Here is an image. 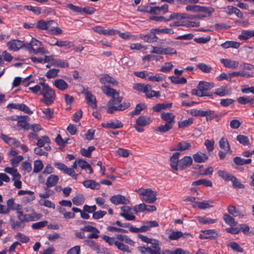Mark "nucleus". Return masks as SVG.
Returning <instances> with one entry per match:
<instances>
[{
  "mask_svg": "<svg viewBox=\"0 0 254 254\" xmlns=\"http://www.w3.org/2000/svg\"><path fill=\"white\" fill-rule=\"evenodd\" d=\"M172 106V103H159L153 106L152 110L154 112H159L161 110H165L167 108H170Z\"/></svg>",
  "mask_w": 254,
  "mask_h": 254,
  "instance_id": "32",
  "label": "nucleus"
},
{
  "mask_svg": "<svg viewBox=\"0 0 254 254\" xmlns=\"http://www.w3.org/2000/svg\"><path fill=\"white\" fill-rule=\"evenodd\" d=\"M110 201L115 205L120 204H127L129 203V200L125 196L118 194L112 196L110 199Z\"/></svg>",
  "mask_w": 254,
  "mask_h": 254,
  "instance_id": "12",
  "label": "nucleus"
},
{
  "mask_svg": "<svg viewBox=\"0 0 254 254\" xmlns=\"http://www.w3.org/2000/svg\"><path fill=\"white\" fill-rule=\"evenodd\" d=\"M52 65L58 67L64 68L68 67L69 64L66 61L54 59V60H53Z\"/></svg>",
  "mask_w": 254,
  "mask_h": 254,
  "instance_id": "34",
  "label": "nucleus"
},
{
  "mask_svg": "<svg viewBox=\"0 0 254 254\" xmlns=\"http://www.w3.org/2000/svg\"><path fill=\"white\" fill-rule=\"evenodd\" d=\"M181 153L177 152L174 153L170 159V165L171 169L174 171L184 170L190 167L192 163V158L190 156H185L179 160Z\"/></svg>",
  "mask_w": 254,
  "mask_h": 254,
  "instance_id": "2",
  "label": "nucleus"
},
{
  "mask_svg": "<svg viewBox=\"0 0 254 254\" xmlns=\"http://www.w3.org/2000/svg\"><path fill=\"white\" fill-rule=\"evenodd\" d=\"M220 62L226 67L231 69H236L239 65V62L232 61L229 59H221Z\"/></svg>",
  "mask_w": 254,
  "mask_h": 254,
  "instance_id": "16",
  "label": "nucleus"
},
{
  "mask_svg": "<svg viewBox=\"0 0 254 254\" xmlns=\"http://www.w3.org/2000/svg\"><path fill=\"white\" fill-rule=\"evenodd\" d=\"M234 163L238 165H243L245 164H249L252 162L251 159H243L240 157H235L233 159Z\"/></svg>",
  "mask_w": 254,
  "mask_h": 254,
  "instance_id": "40",
  "label": "nucleus"
},
{
  "mask_svg": "<svg viewBox=\"0 0 254 254\" xmlns=\"http://www.w3.org/2000/svg\"><path fill=\"white\" fill-rule=\"evenodd\" d=\"M195 218L196 220L202 225L211 224L215 223L217 222V219H211L210 218L203 217L201 216H196Z\"/></svg>",
  "mask_w": 254,
  "mask_h": 254,
  "instance_id": "27",
  "label": "nucleus"
},
{
  "mask_svg": "<svg viewBox=\"0 0 254 254\" xmlns=\"http://www.w3.org/2000/svg\"><path fill=\"white\" fill-rule=\"evenodd\" d=\"M133 88L138 91L144 93L146 95L148 89H151V86L149 84L145 85L141 83H135L133 85Z\"/></svg>",
  "mask_w": 254,
  "mask_h": 254,
  "instance_id": "20",
  "label": "nucleus"
},
{
  "mask_svg": "<svg viewBox=\"0 0 254 254\" xmlns=\"http://www.w3.org/2000/svg\"><path fill=\"white\" fill-rule=\"evenodd\" d=\"M191 94L193 95H196L198 97L211 96L212 95V93L203 92L200 89H198V88H197V89H192Z\"/></svg>",
  "mask_w": 254,
  "mask_h": 254,
  "instance_id": "48",
  "label": "nucleus"
},
{
  "mask_svg": "<svg viewBox=\"0 0 254 254\" xmlns=\"http://www.w3.org/2000/svg\"><path fill=\"white\" fill-rule=\"evenodd\" d=\"M53 85L59 90L61 91H64L67 89L68 85V84L63 79H56Z\"/></svg>",
  "mask_w": 254,
  "mask_h": 254,
  "instance_id": "19",
  "label": "nucleus"
},
{
  "mask_svg": "<svg viewBox=\"0 0 254 254\" xmlns=\"http://www.w3.org/2000/svg\"><path fill=\"white\" fill-rule=\"evenodd\" d=\"M40 95H43V97L41 99V102L47 106L52 104L56 98L55 91L50 87L45 90H42Z\"/></svg>",
  "mask_w": 254,
  "mask_h": 254,
  "instance_id": "5",
  "label": "nucleus"
},
{
  "mask_svg": "<svg viewBox=\"0 0 254 254\" xmlns=\"http://www.w3.org/2000/svg\"><path fill=\"white\" fill-rule=\"evenodd\" d=\"M7 209H8L9 212L11 210H19L21 208L20 204H16L14 202V199L12 198L8 199L6 201Z\"/></svg>",
  "mask_w": 254,
  "mask_h": 254,
  "instance_id": "29",
  "label": "nucleus"
},
{
  "mask_svg": "<svg viewBox=\"0 0 254 254\" xmlns=\"http://www.w3.org/2000/svg\"><path fill=\"white\" fill-rule=\"evenodd\" d=\"M10 225L12 229H18L20 228H23L25 226V223L21 221H14L10 219Z\"/></svg>",
  "mask_w": 254,
  "mask_h": 254,
  "instance_id": "55",
  "label": "nucleus"
},
{
  "mask_svg": "<svg viewBox=\"0 0 254 254\" xmlns=\"http://www.w3.org/2000/svg\"><path fill=\"white\" fill-rule=\"evenodd\" d=\"M146 204L144 203H140L138 205H135L133 207V211L134 213L136 214L138 212H144L145 211Z\"/></svg>",
  "mask_w": 254,
  "mask_h": 254,
  "instance_id": "61",
  "label": "nucleus"
},
{
  "mask_svg": "<svg viewBox=\"0 0 254 254\" xmlns=\"http://www.w3.org/2000/svg\"><path fill=\"white\" fill-rule=\"evenodd\" d=\"M213 87V83L201 81L199 82L197 88L200 89L202 92L206 93V91L211 89Z\"/></svg>",
  "mask_w": 254,
  "mask_h": 254,
  "instance_id": "23",
  "label": "nucleus"
},
{
  "mask_svg": "<svg viewBox=\"0 0 254 254\" xmlns=\"http://www.w3.org/2000/svg\"><path fill=\"white\" fill-rule=\"evenodd\" d=\"M146 108L145 104H138L136 105L135 109L130 112L131 116L138 115L140 114L141 111L144 110Z\"/></svg>",
  "mask_w": 254,
  "mask_h": 254,
  "instance_id": "42",
  "label": "nucleus"
},
{
  "mask_svg": "<svg viewBox=\"0 0 254 254\" xmlns=\"http://www.w3.org/2000/svg\"><path fill=\"white\" fill-rule=\"evenodd\" d=\"M136 191L142 196L141 199L146 203H153L157 199V192L150 189H139Z\"/></svg>",
  "mask_w": 254,
  "mask_h": 254,
  "instance_id": "3",
  "label": "nucleus"
},
{
  "mask_svg": "<svg viewBox=\"0 0 254 254\" xmlns=\"http://www.w3.org/2000/svg\"><path fill=\"white\" fill-rule=\"evenodd\" d=\"M59 177L58 176L51 175L47 178L46 185H47L48 187H53L57 185Z\"/></svg>",
  "mask_w": 254,
  "mask_h": 254,
  "instance_id": "33",
  "label": "nucleus"
},
{
  "mask_svg": "<svg viewBox=\"0 0 254 254\" xmlns=\"http://www.w3.org/2000/svg\"><path fill=\"white\" fill-rule=\"evenodd\" d=\"M193 122V119L192 118H190L187 120L179 122L178 127L180 128H184L185 127L190 126L191 124H192Z\"/></svg>",
  "mask_w": 254,
  "mask_h": 254,
  "instance_id": "41",
  "label": "nucleus"
},
{
  "mask_svg": "<svg viewBox=\"0 0 254 254\" xmlns=\"http://www.w3.org/2000/svg\"><path fill=\"white\" fill-rule=\"evenodd\" d=\"M193 207H197L199 209H205L206 208H208L211 207L210 204L208 203V201L206 200H204L202 202H195L193 205Z\"/></svg>",
  "mask_w": 254,
  "mask_h": 254,
  "instance_id": "43",
  "label": "nucleus"
},
{
  "mask_svg": "<svg viewBox=\"0 0 254 254\" xmlns=\"http://www.w3.org/2000/svg\"><path fill=\"white\" fill-rule=\"evenodd\" d=\"M203 234L199 235L200 239H213L218 237V234L215 230H205L202 231Z\"/></svg>",
  "mask_w": 254,
  "mask_h": 254,
  "instance_id": "15",
  "label": "nucleus"
},
{
  "mask_svg": "<svg viewBox=\"0 0 254 254\" xmlns=\"http://www.w3.org/2000/svg\"><path fill=\"white\" fill-rule=\"evenodd\" d=\"M207 121H209L212 119L218 117V115L215 113L214 111L206 110L205 111V116Z\"/></svg>",
  "mask_w": 254,
  "mask_h": 254,
  "instance_id": "52",
  "label": "nucleus"
},
{
  "mask_svg": "<svg viewBox=\"0 0 254 254\" xmlns=\"http://www.w3.org/2000/svg\"><path fill=\"white\" fill-rule=\"evenodd\" d=\"M108 109L107 110V113L108 114H113L115 111H119L118 106H114V104L113 103V100H110L107 103Z\"/></svg>",
  "mask_w": 254,
  "mask_h": 254,
  "instance_id": "49",
  "label": "nucleus"
},
{
  "mask_svg": "<svg viewBox=\"0 0 254 254\" xmlns=\"http://www.w3.org/2000/svg\"><path fill=\"white\" fill-rule=\"evenodd\" d=\"M192 158L195 162L200 163L204 162L206 161L208 159V157L204 153L197 152L193 154Z\"/></svg>",
  "mask_w": 254,
  "mask_h": 254,
  "instance_id": "26",
  "label": "nucleus"
},
{
  "mask_svg": "<svg viewBox=\"0 0 254 254\" xmlns=\"http://www.w3.org/2000/svg\"><path fill=\"white\" fill-rule=\"evenodd\" d=\"M230 76L237 77L238 76H241L244 77H252L253 75L250 74L248 72L244 71H234L231 72L229 74Z\"/></svg>",
  "mask_w": 254,
  "mask_h": 254,
  "instance_id": "45",
  "label": "nucleus"
},
{
  "mask_svg": "<svg viewBox=\"0 0 254 254\" xmlns=\"http://www.w3.org/2000/svg\"><path fill=\"white\" fill-rule=\"evenodd\" d=\"M237 140L239 143L242 144L244 145H248L249 144V140L248 137L244 135H238L237 136Z\"/></svg>",
  "mask_w": 254,
  "mask_h": 254,
  "instance_id": "59",
  "label": "nucleus"
},
{
  "mask_svg": "<svg viewBox=\"0 0 254 254\" xmlns=\"http://www.w3.org/2000/svg\"><path fill=\"white\" fill-rule=\"evenodd\" d=\"M237 101L242 105L253 102V98L250 97H240L237 99Z\"/></svg>",
  "mask_w": 254,
  "mask_h": 254,
  "instance_id": "63",
  "label": "nucleus"
},
{
  "mask_svg": "<svg viewBox=\"0 0 254 254\" xmlns=\"http://www.w3.org/2000/svg\"><path fill=\"white\" fill-rule=\"evenodd\" d=\"M187 18V15L186 14H182L179 13H173L170 16L169 19L166 21H170L172 19H184Z\"/></svg>",
  "mask_w": 254,
  "mask_h": 254,
  "instance_id": "50",
  "label": "nucleus"
},
{
  "mask_svg": "<svg viewBox=\"0 0 254 254\" xmlns=\"http://www.w3.org/2000/svg\"><path fill=\"white\" fill-rule=\"evenodd\" d=\"M214 93L219 96L223 97L229 95L231 93V90H228L226 86H222L217 88Z\"/></svg>",
  "mask_w": 254,
  "mask_h": 254,
  "instance_id": "30",
  "label": "nucleus"
},
{
  "mask_svg": "<svg viewBox=\"0 0 254 254\" xmlns=\"http://www.w3.org/2000/svg\"><path fill=\"white\" fill-rule=\"evenodd\" d=\"M50 143V139L48 136L45 135L37 139V145L39 147L44 146L46 143Z\"/></svg>",
  "mask_w": 254,
  "mask_h": 254,
  "instance_id": "47",
  "label": "nucleus"
},
{
  "mask_svg": "<svg viewBox=\"0 0 254 254\" xmlns=\"http://www.w3.org/2000/svg\"><path fill=\"white\" fill-rule=\"evenodd\" d=\"M254 36V30H243L241 34L238 36V38L240 40L245 41Z\"/></svg>",
  "mask_w": 254,
  "mask_h": 254,
  "instance_id": "21",
  "label": "nucleus"
},
{
  "mask_svg": "<svg viewBox=\"0 0 254 254\" xmlns=\"http://www.w3.org/2000/svg\"><path fill=\"white\" fill-rule=\"evenodd\" d=\"M102 127L105 128H111L113 129L120 128L123 127L122 123L118 120L111 121L110 123L102 124Z\"/></svg>",
  "mask_w": 254,
  "mask_h": 254,
  "instance_id": "18",
  "label": "nucleus"
},
{
  "mask_svg": "<svg viewBox=\"0 0 254 254\" xmlns=\"http://www.w3.org/2000/svg\"><path fill=\"white\" fill-rule=\"evenodd\" d=\"M171 82L175 84H185L187 82V79L185 77H178L174 76L169 77Z\"/></svg>",
  "mask_w": 254,
  "mask_h": 254,
  "instance_id": "46",
  "label": "nucleus"
},
{
  "mask_svg": "<svg viewBox=\"0 0 254 254\" xmlns=\"http://www.w3.org/2000/svg\"><path fill=\"white\" fill-rule=\"evenodd\" d=\"M189 113L192 116H193L195 117H198V116L204 117L205 116V111H203V110L191 109L189 111Z\"/></svg>",
  "mask_w": 254,
  "mask_h": 254,
  "instance_id": "60",
  "label": "nucleus"
},
{
  "mask_svg": "<svg viewBox=\"0 0 254 254\" xmlns=\"http://www.w3.org/2000/svg\"><path fill=\"white\" fill-rule=\"evenodd\" d=\"M54 45L59 47H64L66 49H69L73 46L72 43L69 41L57 40Z\"/></svg>",
  "mask_w": 254,
  "mask_h": 254,
  "instance_id": "35",
  "label": "nucleus"
},
{
  "mask_svg": "<svg viewBox=\"0 0 254 254\" xmlns=\"http://www.w3.org/2000/svg\"><path fill=\"white\" fill-rule=\"evenodd\" d=\"M84 197L82 194H78L72 198L73 203L76 205H80L84 203Z\"/></svg>",
  "mask_w": 254,
  "mask_h": 254,
  "instance_id": "53",
  "label": "nucleus"
},
{
  "mask_svg": "<svg viewBox=\"0 0 254 254\" xmlns=\"http://www.w3.org/2000/svg\"><path fill=\"white\" fill-rule=\"evenodd\" d=\"M28 119L29 117L27 116H19V119L17 120V126L26 130L29 129L30 126L27 122Z\"/></svg>",
  "mask_w": 254,
  "mask_h": 254,
  "instance_id": "22",
  "label": "nucleus"
},
{
  "mask_svg": "<svg viewBox=\"0 0 254 254\" xmlns=\"http://www.w3.org/2000/svg\"><path fill=\"white\" fill-rule=\"evenodd\" d=\"M152 121L149 117L141 116L136 120L134 127L137 132H142L144 131L143 127L149 125Z\"/></svg>",
  "mask_w": 254,
  "mask_h": 254,
  "instance_id": "6",
  "label": "nucleus"
},
{
  "mask_svg": "<svg viewBox=\"0 0 254 254\" xmlns=\"http://www.w3.org/2000/svg\"><path fill=\"white\" fill-rule=\"evenodd\" d=\"M39 204L41 206H45L48 208H52L54 209L55 208V205L54 203L52 202L51 201L45 199H41L39 200Z\"/></svg>",
  "mask_w": 254,
  "mask_h": 254,
  "instance_id": "56",
  "label": "nucleus"
},
{
  "mask_svg": "<svg viewBox=\"0 0 254 254\" xmlns=\"http://www.w3.org/2000/svg\"><path fill=\"white\" fill-rule=\"evenodd\" d=\"M23 157L21 155L16 156L10 160L11 165L13 167H17L19 163L23 159Z\"/></svg>",
  "mask_w": 254,
  "mask_h": 254,
  "instance_id": "62",
  "label": "nucleus"
},
{
  "mask_svg": "<svg viewBox=\"0 0 254 254\" xmlns=\"http://www.w3.org/2000/svg\"><path fill=\"white\" fill-rule=\"evenodd\" d=\"M80 230L84 232H90L92 233L87 235V237L88 239H98L99 238L98 234L99 231L95 227L87 225L80 228Z\"/></svg>",
  "mask_w": 254,
  "mask_h": 254,
  "instance_id": "9",
  "label": "nucleus"
},
{
  "mask_svg": "<svg viewBox=\"0 0 254 254\" xmlns=\"http://www.w3.org/2000/svg\"><path fill=\"white\" fill-rule=\"evenodd\" d=\"M82 184L85 187L91 189L98 190L100 187V185L99 183L92 180L84 181L83 182Z\"/></svg>",
  "mask_w": 254,
  "mask_h": 254,
  "instance_id": "28",
  "label": "nucleus"
},
{
  "mask_svg": "<svg viewBox=\"0 0 254 254\" xmlns=\"http://www.w3.org/2000/svg\"><path fill=\"white\" fill-rule=\"evenodd\" d=\"M54 23V21L53 20L45 21L44 20H40L37 21L36 27L40 30H47L49 31V29L51 26Z\"/></svg>",
  "mask_w": 254,
  "mask_h": 254,
  "instance_id": "13",
  "label": "nucleus"
},
{
  "mask_svg": "<svg viewBox=\"0 0 254 254\" xmlns=\"http://www.w3.org/2000/svg\"><path fill=\"white\" fill-rule=\"evenodd\" d=\"M59 72V69L56 68H52L49 70L46 73V76L49 78H52L56 77Z\"/></svg>",
  "mask_w": 254,
  "mask_h": 254,
  "instance_id": "58",
  "label": "nucleus"
},
{
  "mask_svg": "<svg viewBox=\"0 0 254 254\" xmlns=\"http://www.w3.org/2000/svg\"><path fill=\"white\" fill-rule=\"evenodd\" d=\"M160 117L162 121L166 123L165 124L174 126L175 122V116L173 113L162 112L160 114Z\"/></svg>",
  "mask_w": 254,
  "mask_h": 254,
  "instance_id": "10",
  "label": "nucleus"
},
{
  "mask_svg": "<svg viewBox=\"0 0 254 254\" xmlns=\"http://www.w3.org/2000/svg\"><path fill=\"white\" fill-rule=\"evenodd\" d=\"M187 11H191L193 12H202L211 16L214 11L213 8L211 7H205L198 5H187L186 7Z\"/></svg>",
  "mask_w": 254,
  "mask_h": 254,
  "instance_id": "7",
  "label": "nucleus"
},
{
  "mask_svg": "<svg viewBox=\"0 0 254 254\" xmlns=\"http://www.w3.org/2000/svg\"><path fill=\"white\" fill-rule=\"evenodd\" d=\"M156 34V29L154 28L151 29L146 34H140L139 37L145 42L152 43L157 42L158 39Z\"/></svg>",
  "mask_w": 254,
  "mask_h": 254,
  "instance_id": "8",
  "label": "nucleus"
},
{
  "mask_svg": "<svg viewBox=\"0 0 254 254\" xmlns=\"http://www.w3.org/2000/svg\"><path fill=\"white\" fill-rule=\"evenodd\" d=\"M196 67L204 73H210L212 67L204 63H199L196 65Z\"/></svg>",
  "mask_w": 254,
  "mask_h": 254,
  "instance_id": "44",
  "label": "nucleus"
},
{
  "mask_svg": "<svg viewBox=\"0 0 254 254\" xmlns=\"http://www.w3.org/2000/svg\"><path fill=\"white\" fill-rule=\"evenodd\" d=\"M101 89L104 94L111 97L110 100H113V103L114 104V105H118L121 103L122 102L123 97L120 96L119 93L114 89L105 85L101 87Z\"/></svg>",
  "mask_w": 254,
  "mask_h": 254,
  "instance_id": "4",
  "label": "nucleus"
},
{
  "mask_svg": "<svg viewBox=\"0 0 254 254\" xmlns=\"http://www.w3.org/2000/svg\"><path fill=\"white\" fill-rule=\"evenodd\" d=\"M173 127V126L172 125H170L169 124H165V125L159 126L158 127L155 129V130L160 133H164L169 131L170 130L172 129Z\"/></svg>",
  "mask_w": 254,
  "mask_h": 254,
  "instance_id": "38",
  "label": "nucleus"
},
{
  "mask_svg": "<svg viewBox=\"0 0 254 254\" xmlns=\"http://www.w3.org/2000/svg\"><path fill=\"white\" fill-rule=\"evenodd\" d=\"M100 81L101 83L106 84L110 83L113 85H117V81L112 77L107 74H104L100 78Z\"/></svg>",
  "mask_w": 254,
  "mask_h": 254,
  "instance_id": "25",
  "label": "nucleus"
},
{
  "mask_svg": "<svg viewBox=\"0 0 254 254\" xmlns=\"http://www.w3.org/2000/svg\"><path fill=\"white\" fill-rule=\"evenodd\" d=\"M199 185H203L205 187H211L212 186V183L210 181L205 179H199L192 183V186Z\"/></svg>",
  "mask_w": 254,
  "mask_h": 254,
  "instance_id": "36",
  "label": "nucleus"
},
{
  "mask_svg": "<svg viewBox=\"0 0 254 254\" xmlns=\"http://www.w3.org/2000/svg\"><path fill=\"white\" fill-rule=\"evenodd\" d=\"M192 146L190 142L186 141L179 142L173 150L183 151L191 149Z\"/></svg>",
  "mask_w": 254,
  "mask_h": 254,
  "instance_id": "17",
  "label": "nucleus"
},
{
  "mask_svg": "<svg viewBox=\"0 0 254 254\" xmlns=\"http://www.w3.org/2000/svg\"><path fill=\"white\" fill-rule=\"evenodd\" d=\"M82 93L85 96V100L87 104L93 109L96 108V100L93 95L87 90H84Z\"/></svg>",
  "mask_w": 254,
  "mask_h": 254,
  "instance_id": "11",
  "label": "nucleus"
},
{
  "mask_svg": "<svg viewBox=\"0 0 254 254\" xmlns=\"http://www.w3.org/2000/svg\"><path fill=\"white\" fill-rule=\"evenodd\" d=\"M23 41L18 40H11L7 43L8 49L13 51H16L24 46Z\"/></svg>",
  "mask_w": 254,
  "mask_h": 254,
  "instance_id": "14",
  "label": "nucleus"
},
{
  "mask_svg": "<svg viewBox=\"0 0 254 254\" xmlns=\"http://www.w3.org/2000/svg\"><path fill=\"white\" fill-rule=\"evenodd\" d=\"M168 231L171 232L168 237L170 240H177L183 236L182 232L181 231H174L171 229Z\"/></svg>",
  "mask_w": 254,
  "mask_h": 254,
  "instance_id": "39",
  "label": "nucleus"
},
{
  "mask_svg": "<svg viewBox=\"0 0 254 254\" xmlns=\"http://www.w3.org/2000/svg\"><path fill=\"white\" fill-rule=\"evenodd\" d=\"M219 144L220 147L224 150L226 152L232 153V151L230 149V147L227 139L224 137H222L219 141Z\"/></svg>",
  "mask_w": 254,
  "mask_h": 254,
  "instance_id": "31",
  "label": "nucleus"
},
{
  "mask_svg": "<svg viewBox=\"0 0 254 254\" xmlns=\"http://www.w3.org/2000/svg\"><path fill=\"white\" fill-rule=\"evenodd\" d=\"M223 219L226 224L230 225L231 226H235L236 225V223L234 219L227 214H224Z\"/></svg>",
  "mask_w": 254,
  "mask_h": 254,
  "instance_id": "51",
  "label": "nucleus"
},
{
  "mask_svg": "<svg viewBox=\"0 0 254 254\" xmlns=\"http://www.w3.org/2000/svg\"><path fill=\"white\" fill-rule=\"evenodd\" d=\"M43 168V164L41 160H36L34 163V173H38Z\"/></svg>",
  "mask_w": 254,
  "mask_h": 254,
  "instance_id": "57",
  "label": "nucleus"
},
{
  "mask_svg": "<svg viewBox=\"0 0 254 254\" xmlns=\"http://www.w3.org/2000/svg\"><path fill=\"white\" fill-rule=\"evenodd\" d=\"M158 223L156 221H150L144 222L143 225L140 227L141 232H144L150 230L152 227H157Z\"/></svg>",
  "mask_w": 254,
  "mask_h": 254,
  "instance_id": "24",
  "label": "nucleus"
},
{
  "mask_svg": "<svg viewBox=\"0 0 254 254\" xmlns=\"http://www.w3.org/2000/svg\"><path fill=\"white\" fill-rule=\"evenodd\" d=\"M240 44L239 42L229 41H226L221 45V46L225 49L229 48L238 49L240 47Z\"/></svg>",
  "mask_w": 254,
  "mask_h": 254,
  "instance_id": "37",
  "label": "nucleus"
},
{
  "mask_svg": "<svg viewBox=\"0 0 254 254\" xmlns=\"http://www.w3.org/2000/svg\"><path fill=\"white\" fill-rule=\"evenodd\" d=\"M166 252L168 254H190L188 251H185L182 249H177L173 251L167 250Z\"/></svg>",
  "mask_w": 254,
  "mask_h": 254,
  "instance_id": "64",
  "label": "nucleus"
},
{
  "mask_svg": "<svg viewBox=\"0 0 254 254\" xmlns=\"http://www.w3.org/2000/svg\"><path fill=\"white\" fill-rule=\"evenodd\" d=\"M138 237L143 242L151 244L150 247H138L137 250L141 254H165L161 250L160 242L158 240L149 238L140 234H138Z\"/></svg>",
  "mask_w": 254,
  "mask_h": 254,
  "instance_id": "1",
  "label": "nucleus"
},
{
  "mask_svg": "<svg viewBox=\"0 0 254 254\" xmlns=\"http://www.w3.org/2000/svg\"><path fill=\"white\" fill-rule=\"evenodd\" d=\"M85 242L93 250L99 252L100 248L99 245L94 241L90 240H85Z\"/></svg>",
  "mask_w": 254,
  "mask_h": 254,
  "instance_id": "54",
  "label": "nucleus"
}]
</instances>
